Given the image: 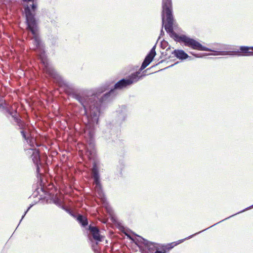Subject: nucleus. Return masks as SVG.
Wrapping results in <instances>:
<instances>
[{
    "label": "nucleus",
    "instance_id": "c85d7f7f",
    "mask_svg": "<svg viewBox=\"0 0 253 253\" xmlns=\"http://www.w3.org/2000/svg\"><path fill=\"white\" fill-rule=\"evenodd\" d=\"M193 236H194V235H191V236H189V237H188V238H187V239H189V238H191V237H192Z\"/></svg>",
    "mask_w": 253,
    "mask_h": 253
},
{
    "label": "nucleus",
    "instance_id": "aec40b11",
    "mask_svg": "<svg viewBox=\"0 0 253 253\" xmlns=\"http://www.w3.org/2000/svg\"><path fill=\"white\" fill-rule=\"evenodd\" d=\"M5 110H6V112L7 113H8L10 116H11L12 117H13V116H15L17 114V111H15V113H14H14L10 111L7 108H6Z\"/></svg>",
    "mask_w": 253,
    "mask_h": 253
},
{
    "label": "nucleus",
    "instance_id": "b1692460",
    "mask_svg": "<svg viewBox=\"0 0 253 253\" xmlns=\"http://www.w3.org/2000/svg\"><path fill=\"white\" fill-rule=\"evenodd\" d=\"M165 35V33H164V31H163V28H162L161 30V32H160V37H159L158 38V40H159L160 39V37L161 36H163Z\"/></svg>",
    "mask_w": 253,
    "mask_h": 253
},
{
    "label": "nucleus",
    "instance_id": "412c9836",
    "mask_svg": "<svg viewBox=\"0 0 253 253\" xmlns=\"http://www.w3.org/2000/svg\"><path fill=\"white\" fill-rule=\"evenodd\" d=\"M20 133L21 134H22V137H23V138L25 140H27V137L26 136V133L23 130V129H22V130L20 131Z\"/></svg>",
    "mask_w": 253,
    "mask_h": 253
},
{
    "label": "nucleus",
    "instance_id": "473e14b6",
    "mask_svg": "<svg viewBox=\"0 0 253 253\" xmlns=\"http://www.w3.org/2000/svg\"><path fill=\"white\" fill-rule=\"evenodd\" d=\"M232 216H233V215H230V216H229V217H226V219L229 218H230V217H232Z\"/></svg>",
    "mask_w": 253,
    "mask_h": 253
},
{
    "label": "nucleus",
    "instance_id": "c756f323",
    "mask_svg": "<svg viewBox=\"0 0 253 253\" xmlns=\"http://www.w3.org/2000/svg\"><path fill=\"white\" fill-rule=\"evenodd\" d=\"M170 48V46H169V47L167 49V50H168Z\"/></svg>",
    "mask_w": 253,
    "mask_h": 253
},
{
    "label": "nucleus",
    "instance_id": "423d86ee",
    "mask_svg": "<svg viewBox=\"0 0 253 253\" xmlns=\"http://www.w3.org/2000/svg\"><path fill=\"white\" fill-rule=\"evenodd\" d=\"M223 48L221 44H214L212 47H207V56L209 55H218L227 54V52L222 51Z\"/></svg>",
    "mask_w": 253,
    "mask_h": 253
},
{
    "label": "nucleus",
    "instance_id": "ddd939ff",
    "mask_svg": "<svg viewBox=\"0 0 253 253\" xmlns=\"http://www.w3.org/2000/svg\"><path fill=\"white\" fill-rule=\"evenodd\" d=\"M14 120V121L16 123L17 125L19 126V128L21 129H25L26 127L25 123L21 120L20 118H19L16 114L15 116H13L12 117Z\"/></svg>",
    "mask_w": 253,
    "mask_h": 253
},
{
    "label": "nucleus",
    "instance_id": "5701e85b",
    "mask_svg": "<svg viewBox=\"0 0 253 253\" xmlns=\"http://www.w3.org/2000/svg\"><path fill=\"white\" fill-rule=\"evenodd\" d=\"M36 166V171L37 172V173H39L40 172V167L41 166V164H37V165H35Z\"/></svg>",
    "mask_w": 253,
    "mask_h": 253
},
{
    "label": "nucleus",
    "instance_id": "6e6552de",
    "mask_svg": "<svg viewBox=\"0 0 253 253\" xmlns=\"http://www.w3.org/2000/svg\"><path fill=\"white\" fill-rule=\"evenodd\" d=\"M172 8L171 0H162V25L163 26L165 22V11Z\"/></svg>",
    "mask_w": 253,
    "mask_h": 253
},
{
    "label": "nucleus",
    "instance_id": "7c9ffc66",
    "mask_svg": "<svg viewBox=\"0 0 253 253\" xmlns=\"http://www.w3.org/2000/svg\"><path fill=\"white\" fill-rule=\"evenodd\" d=\"M232 216H233V215H230V216H229V217H226V219L229 218H230V217H232Z\"/></svg>",
    "mask_w": 253,
    "mask_h": 253
},
{
    "label": "nucleus",
    "instance_id": "f704fd0d",
    "mask_svg": "<svg viewBox=\"0 0 253 253\" xmlns=\"http://www.w3.org/2000/svg\"><path fill=\"white\" fill-rule=\"evenodd\" d=\"M174 64H173V65H171V66H170L169 67H171L172 66H173Z\"/></svg>",
    "mask_w": 253,
    "mask_h": 253
},
{
    "label": "nucleus",
    "instance_id": "39448f33",
    "mask_svg": "<svg viewBox=\"0 0 253 253\" xmlns=\"http://www.w3.org/2000/svg\"><path fill=\"white\" fill-rule=\"evenodd\" d=\"M139 239L137 240L139 243L144 245L145 250L143 252L148 253H154L157 250V244L154 242H150L141 236L137 235Z\"/></svg>",
    "mask_w": 253,
    "mask_h": 253
},
{
    "label": "nucleus",
    "instance_id": "f8f14e48",
    "mask_svg": "<svg viewBox=\"0 0 253 253\" xmlns=\"http://www.w3.org/2000/svg\"><path fill=\"white\" fill-rule=\"evenodd\" d=\"M240 50L245 53L246 56H253V46H242L240 47Z\"/></svg>",
    "mask_w": 253,
    "mask_h": 253
},
{
    "label": "nucleus",
    "instance_id": "2eb2a0df",
    "mask_svg": "<svg viewBox=\"0 0 253 253\" xmlns=\"http://www.w3.org/2000/svg\"><path fill=\"white\" fill-rule=\"evenodd\" d=\"M186 239V238H185V240ZM184 240V239L180 240L178 241L177 242H172V243H171L170 244H168V245H167L165 246V249L167 250L168 251L169 250H171L174 246H175L177 245L178 244H179L182 243V242H183Z\"/></svg>",
    "mask_w": 253,
    "mask_h": 253
},
{
    "label": "nucleus",
    "instance_id": "20e7f679",
    "mask_svg": "<svg viewBox=\"0 0 253 253\" xmlns=\"http://www.w3.org/2000/svg\"><path fill=\"white\" fill-rule=\"evenodd\" d=\"M91 175L95 184L94 190L98 197L101 199L104 198V194L102 190L101 184L100 181L98 168L95 162L93 163V167L91 169Z\"/></svg>",
    "mask_w": 253,
    "mask_h": 253
},
{
    "label": "nucleus",
    "instance_id": "9b49d317",
    "mask_svg": "<svg viewBox=\"0 0 253 253\" xmlns=\"http://www.w3.org/2000/svg\"><path fill=\"white\" fill-rule=\"evenodd\" d=\"M153 58L152 57H150V55H146L145 57L143 62H142V64L140 67V68L139 69V72L142 71L143 69H144L147 66H148L149 64L152 61Z\"/></svg>",
    "mask_w": 253,
    "mask_h": 253
},
{
    "label": "nucleus",
    "instance_id": "bb28decb",
    "mask_svg": "<svg viewBox=\"0 0 253 253\" xmlns=\"http://www.w3.org/2000/svg\"><path fill=\"white\" fill-rule=\"evenodd\" d=\"M24 2H30L32 1L34 2V0H22Z\"/></svg>",
    "mask_w": 253,
    "mask_h": 253
},
{
    "label": "nucleus",
    "instance_id": "a878e982",
    "mask_svg": "<svg viewBox=\"0 0 253 253\" xmlns=\"http://www.w3.org/2000/svg\"><path fill=\"white\" fill-rule=\"evenodd\" d=\"M166 251L165 250H164V252H162V251H158V250H156L155 252V253H166Z\"/></svg>",
    "mask_w": 253,
    "mask_h": 253
},
{
    "label": "nucleus",
    "instance_id": "4be33fe9",
    "mask_svg": "<svg viewBox=\"0 0 253 253\" xmlns=\"http://www.w3.org/2000/svg\"><path fill=\"white\" fill-rule=\"evenodd\" d=\"M32 207V205H30V207L27 209V210H26V211L25 212L24 215L22 216L20 221V223L22 221V220L23 219V218H24V217L25 216V215H26V214L27 213V212L30 209V208Z\"/></svg>",
    "mask_w": 253,
    "mask_h": 253
},
{
    "label": "nucleus",
    "instance_id": "9d476101",
    "mask_svg": "<svg viewBox=\"0 0 253 253\" xmlns=\"http://www.w3.org/2000/svg\"><path fill=\"white\" fill-rule=\"evenodd\" d=\"M30 150L32 152V158L35 165L41 164V159L40 151L39 150L31 149Z\"/></svg>",
    "mask_w": 253,
    "mask_h": 253
},
{
    "label": "nucleus",
    "instance_id": "393cba45",
    "mask_svg": "<svg viewBox=\"0 0 253 253\" xmlns=\"http://www.w3.org/2000/svg\"><path fill=\"white\" fill-rule=\"evenodd\" d=\"M253 208V205L252 206H250V207H248V208H246V209H245V210H243V211H240V212H238V213H240V212H243V211H246V210H247L250 209H251V208Z\"/></svg>",
    "mask_w": 253,
    "mask_h": 253
},
{
    "label": "nucleus",
    "instance_id": "1a4fd4ad",
    "mask_svg": "<svg viewBox=\"0 0 253 253\" xmlns=\"http://www.w3.org/2000/svg\"><path fill=\"white\" fill-rule=\"evenodd\" d=\"M172 54L178 59L185 60L189 57L188 55L183 50L175 49L172 52Z\"/></svg>",
    "mask_w": 253,
    "mask_h": 253
},
{
    "label": "nucleus",
    "instance_id": "6ab92c4d",
    "mask_svg": "<svg viewBox=\"0 0 253 253\" xmlns=\"http://www.w3.org/2000/svg\"><path fill=\"white\" fill-rule=\"evenodd\" d=\"M168 45L169 43L168 42L165 40L162 41L161 42V47L163 49L166 48L168 46Z\"/></svg>",
    "mask_w": 253,
    "mask_h": 253
},
{
    "label": "nucleus",
    "instance_id": "2f4dec72",
    "mask_svg": "<svg viewBox=\"0 0 253 253\" xmlns=\"http://www.w3.org/2000/svg\"><path fill=\"white\" fill-rule=\"evenodd\" d=\"M232 216H233V215H230V216H229V217H226V219L229 218H230V217H232Z\"/></svg>",
    "mask_w": 253,
    "mask_h": 253
},
{
    "label": "nucleus",
    "instance_id": "cd10ccee",
    "mask_svg": "<svg viewBox=\"0 0 253 253\" xmlns=\"http://www.w3.org/2000/svg\"><path fill=\"white\" fill-rule=\"evenodd\" d=\"M70 213L73 216H74V217H76V215L74 214H72L70 211H69Z\"/></svg>",
    "mask_w": 253,
    "mask_h": 253
},
{
    "label": "nucleus",
    "instance_id": "a211bd4d",
    "mask_svg": "<svg viewBox=\"0 0 253 253\" xmlns=\"http://www.w3.org/2000/svg\"><path fill=\"white\" fill-rule=\"evenodd\" d=\"M99 241H96L95 243L92 245V249L93 250L95 253H98V243Z\"/></svg>",
    "mask_w": 253,
    "mask_h": 253
},
{
    "label": "nucleus",
    "instance_id": "f03ea898",
    "mask_svg": "<svg viewBox=\"0 0 253 253\" xmlns=\"http://www.w3.org/2000/svg\"><path fill=\"white\" fill-rule=\"evenodd\" d=\"M34 15L31 13L29 8L28 7H26V8H25L26 23L28 29L30 30L32 34L34 35L32 40H33V44L35 46L34 49L39 54V56L43 65V71L50 77L57 80L59 79L60 78V76L58 74L54 68L44 59L45 55L44 46L39 36L37 35L36 30L37 23L36 18H34Z\"/></svg>",
    "mask_w": 253,
    "mask_h": 253
},
{
    "label": "nucleus",
    "instance_id": "72a5a7b5",
    "mask_svg": "<svg viewBox=\"0 0 253 253\" xmlns=\"http://www.w3.org/2000/svg\"><path fill=\"white\" fill-rule=\"evenodd\" d=\"M232 216H233V215H230V216H229V217H226V219L229 218H230V217H232Z\"/></svg>",
    "mask_w": 253,
    "mask_h": 253
},
{
    "label": "nucleus",
    "instance_id": "f257e3e1",
    "mask_svg": "<svg viewBox=\"0 0 253 253\" xmlns=\"http://www.w3.org/2000/svg\"><path fill=\"white\" fill-rule=\"evenodd\" d=\"M139 72L132 74L127 79H123L115 84L114 89L100 96V94L108 89V86L98 89L91 96H83L76 93H73V97L77 100L84 109V117L86 120L84 133L91 140L95 134V126L98 125L100 114V107L102 102L109 99L114 93V89H121L136 83L145 75L139 76Z\"/></svg>",
    "mask_w": 253,
    "mask_h": 253
},
{
    "label": "nucleus",
    "instance_id": "dca6fc26",
    "mask_svg": "<svg viewBox=\"0 0 253 253\" xmlns=\"http://www.w3.org/2000/svg\"><path fill=\"white\" fill-rule=\"evenodd\" d=\"M28 7L31 12V13L34 15V18H35V12L37 10V4L36 3H33L31 5V7L29 5H27L26 6H25L24 7V12L25 13V8H26V7Z\"/></svg>",
    "mask_w": 253,
    "mask_h": 253
},
{
    "label": "nucleus",
    "instance_id": "c9c22d12",
    "mask_svg": "<svg viewBox=\"0 0 253 253\" xmlns=\"http://www.w3.org/2000/svg\"><path fill=\"white\" fill-rule=\"evenodd\" d=\"M142 253H145L144 252H142Z\"/></svg>",
    "mask_w": 253,
    "mask_h": 253
},
{
    "label": "nucleus",
    "instance_id": "7ed1b4c3",
    "mask_svg": "<svg viewBox=\"0 0 253 253\" xmlns=\"http://www.w3.org/2000/svg\"><path fill=\"white\" fill-rule=\"evenodd\" d=\"M172 8L165 11L167 23L165 25L166 32L169 34L170 37L175 41L178 42H182L186 46L191 47L194 49L206 50V47L194 39L190 38L184 35L179 36L173 29V17L172 13Z\"/></svg>",
    "mask_w": 253,
    "mask_h": 253
},
{
    "label": "nucleus",
    "instance_id": "f3484780",
    "mask_svg": "<svg viewBox=\"0 0 253 253\" xmlns=\"http://www.w3.org/2000/svg\"><path fill=\"white\" fill-rule=\"evenodd\" d=\"M156 47V44H155V45L152 48L150 52L147 54V55H150V57H153V58H154L156 54V52L155 51Z\"/></svg>",
    "mask_w": 253,
    "mask_h": 253
},
{
    "label": "nucleus",
    "instance_id": "0eeeda50",
    "mask_svg": "<svg viewBox=\"0 0 253 253\" xmlns=\"http://www.w3.org/2000/svg\"><path fill=\"white\" fill-rule=\"evenodd\" d=\"M88 230L90 231L93 239L96 241H102L103 236L100 235L99 229L96 226L90 225L88 226Z\"/></svg>",
    "mask_w": 253,
    "mask_h": 253
},
{
    "label": "nucleus",
    "instance_id": "4468645a",
    "mask_svg": "<svg viewBox=\"0 0 253 253\" xmlns=\"http://www.w3.org/2000/svg\"><path fill=\"white\" fill-rule=\"evenodd\" d=\"M77 220L84 227H85L88 224L87 218L81 214L78 215Z\"/></svg>",
    "mask_w": 253,
    "mask_h": 253
}]
</instances>
